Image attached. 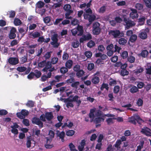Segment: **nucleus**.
Segmentation results:
<instances>
[{
    "mask_svg": "<svg viewBox=\"0 0 151 151\" xmlns=\"http://www.w3.org/2000/svg\"><path fill=\"white\" fill-rule=\"evenodd\" d=\"M26 105L29 107H33L34 105V102L32 101H29L27 103Z\"/></svg>",
    "mask_w": 151,
    "mask_h": 151,
    "instance_id": "nucleus-64",
    "label": "nucleus"
},
{
    "mask_svg": "<svg viewBox=\"0 0 151 151\" xmlns=\"http://www.w3.org/2000/svg\"><path fill=\"white\" fill-rule=\"evenodd\" d=\"M69 147L71 151H72L75 149H76L75 145L72 143H70L69 145Z\"/></svg>",
    "mask_w": 151,
    "mask_h": 151,
    "instance_id": "nucleus-62",
    "label": "nucleus"
},
{
    "mask_svg": "<svg viewBox=\"0 0 151 151\" xmlns=\"http://www.w3.org/2000/svg\"><path fill=\"white\" fill-rule=\"evenodd\" d=\"M71 32L72 35L74 36L77 34L78 35H81L83 32V27L82 26L78 25L76 29L75 28L71 30Z\"/></svg>",
    "mask_w": 151,
    "mask_h": 151,
    "instance_id": "nucleus-4",
    "label": "nucleus"
},
{
    "mask_svg": "<svg viewBox=\"0 0 151 151\" xmlns=\"http://www.w3.org/2000/svg\"><path fill=\"white\" fill-rule=\"evenodd\" d=\"M148 53V52L147 51L144 50L142 52L141 55L142 57L145 58L147 56Z\"/></svg>",
    "mask_w": 151,
    "mask_h": 151,
    "instance_id": "nucleus-53",
    "label": "nucleus"
},
{
    "mask_svg": "<svg viewBox=\"0 0 151 151\" xmlns=\"http://www.w3.org/2000/svg\"><path fill=\"white\" fill-rule=\"evenodd\" d=\"M104 88H105L107 90L109 89L108 85L107 84L103 83L101 87V89L103 90Z\"/></svg>",
    "mask_w": 151,
    "mask_h": 151,
    "instance_id": "nucleus-48",
    "label": "nucleus"
},
{
    "mask_svg": "<svg viewBox=\"0 0 151 151\" xmlns=\"http://www.w3.org/2000/svg\"><path fill=\"white\" fill-rule=\"evenodd\" d=\"M44 5V3L41 1H39L36 4L37 6L39 8L42 7Z\"/></svg>",
    "mask_w": 151,
    "mask_h": 151,
    "instance_id": "nucleus-49",
    "label": "nucleus"
},
{
    "mask_svg": "<svg viewBox=\"0 0 151 151\" xmlns=\"http://www.w3.org/2000/svg\"><path fill=\"white\" fill-rule=\"evenodd\" d=\"M127 40L124 38H122L119 40V43L120 45H123L127 43Z\"/></svg>",
    "mask_w": 151,
    "mask_h": 151,
    "instance_id": "nucleus-24",
    "label": "nucleus"
},
{
    "mask_svg": "<svg viewBox=\"0 0 151 151\" xmlns=\"http://www.w3.org/2000/svg\"><path fill=\"white\" fill-rule=\"evenodd\" d=\"M78 98L79 97L77 96H75L74 97H73L72 96H70V97H69V99H70V100L71 101H76L78 100Z\"/></svg>",
    "mask_w": 151,
    "mask_h": 151,
    "instance_id": "nucleus-29",
    "label": "nucleus"
},
{
    "mask_svg": "<svg viewBox=\"0 0 151 151\" xmlns=\"http://www.w3.org/2000/svg\"><path fill=\"white\" fill-rule=\"evenodd\" d=\"M50 65H49L48 66L47 65L46 67L43 69V70L45 72H47L48 71H49V72L48 73L47 75V76L48 78H49L51 77V72L52 71L54 70V68H50Z\"/></svg>",
    "mask_w": 151,
    "mask_h": 151,
    "instance_id": "nucleus-13",
    "label": "nucleus"
},
{
    "mask_svg": "<svg viewBox=\"0 0 151 151\" xmlns=\"http://www.w3.org/2000/svg\"><path fill=\"white\" fill-rule=\"evenodd\" d=\"M120 87L119 86H116L114 87V93H117L119 91Z\"/></svg>",
    "mask_w": 151,
    "mask_h": 151,
    "instance_id": "nucleus-56",
    "label": "nucleus"
},
{
    "mask_svg": "<svg viewBox=\"0 0 151 151\" xmlns=\"http://www.w3.org/2000/svg\"><path fill=\"white\" fill-rule=\"evenodd\" d=\"M143 70V68L142 67H138L137 69L134 70V72L136 74H138L139 73H141Z\"/></svg>",
    "mask_w": 151,
    "mask_h": 151,
    "instance_id": "nucleus-39",
    "label": "nucleus"
},
{
    "mask_svg": "<svg viewBox=\"0 0 151 151\" xmlns=\"http://www.w3.org/2000/svg\"><path fill=\"white\" fill-rule=\"evenodd\" d=\"M91 2V1H90V2L88 3L87 4H86L85 3H84V4H81L80 5V7L81 8H83V7H86V8L87 9H86L85 10L88 9L89 8L88 7L90 6V5Z\"/></svg>",
    "mask_w": 151,
    "mask_h": 151,
    "instance_id": "nucleus-43",
    "label": "nucleus"
},
{
    "mask_svg": "<svg viewBox=\"0 0 151 151\" xmlns=\"http://www.w3.org/2000/svg\"><path fill=\"white\" fill-rule=\"evenodd\" d=\"M45 115L46 117L47 120H50L53 118V116L51 112L47 113Z\"/></svg>",
    "mask_w": 151,
    "mask_h": 151,
    "instance_id": "nucleus-28",
    "label": "nucleus"
},
{
    "mask_svg": "<svg viewBox=\"0 0 151 151\" xmlns=\"http://www.w3.org/2000/svg\"><path fill=\"white\" fill-rule=\"evenodd\" d=\"M118 57L116 55H115L111 58V61L113 63H115L118 60Z\"/></svg>",
    "mask_w": 151,
    "mask_h": 151,
    "instance_id": "nucleus-58",
    "label": "nucleus"
},
{
    "mask_svg": "<svg viewBox=\"0 0 151 151\" xmlns=\"http://www.w3.org/2000/svg\"><path fill=\"white\" fill-rule=\"evenodd\" d=\"M57 135L58 137H59L61 139V141L62 142L64 141V137L65 133L63 131H62L61 132H60L59 131H57Z\"/></svg>",
    "mask_w": 151,
    "mask_h": 151,
    "instance_id": "nucleus-21",
    "label": "nucleus"
},
{
    "mask_svg": "<svg viewBox=\"0 0 151 151\" xmlns=\"http://www.w3.org/2000/svg\"><path fill=\"white\" fill-rule=\"evenodd\" d=\"M30 35L31 37L35 38L40 37V34L37 32H35L31 33Z\"/></svg>",
    "mask_w": 151,
    "mask_h": 151,
    "instance_id": "nucleus-22",
    "label": "nucleus"
},
{
    "mask_svg": "<svg viewBox=\"0 0 151 151\" xmlns=\"http://www.w3.org/2000/svg\"><path fill=\"white\" fill-rule=\"evenodd\" d=\"M144 1L147 7L149 8L151 7V0H144Z\"/></svg>",
    "mask_w": 151,
    "mask_h": 151,
    "instance_id": "nucleus-34",
    "label": "nucleus"
},
{
    "mask_svg": "<svg viewBox=\"0 0 151 151\" xmlns=\"http://www.w3.org/2000/svg\"><path fill=\"white\" fill-rule=\"evenodd\" d=\"M84 71L82 70H81L77 73L76 75L78 77L80 78L82 76L84 75Z\"/></svg>",
    "mask_w": 151,
    "mask_h": 151,
    "instance_id": "nucleus-31",
    "label": "nucleus"
},
{
    "mask_svg": "<svg viewBox=\"0 0 151 151\" xmlns=\"http://www.w3.org/2000/svg\"><path fill=\"white\" fill-rule=\"evenodd\" d=\"M60 71L61 73H65L68 71V69L67 68L63 67L61 68Z\"/></svg>",
    "mask_w": 151,
    "mask_h": 151,
    "instance_id": "nucleus-57",
    "label": "nucleus"
},
{
    "mask_svg": "<svg viewBox=\"0 0 151 151\" xmlns=\"http://www.w3.org/2000/svg\"><path fill=\"white\" fill-rule=\"evenodd\" d=\"M79 42L78 41H75L72 43V46L74 48H77L79 46Z\"/></svg>",
    "mask_w": 151,
    "mask_h": 151,
    "instance_id": "nucleus-35",
    "label": "nucleus"
},
{
    "mask_svg": "<svg viewBox=\"0 0 151 151\" xmlns=\"http://www.w3.org/2000/svg\"><path fill=\"white\" fill-rule=\"evenodd\" d=\"M22 116H21L19 115L20 113H17V116L20 119H23L28 114V111L25 110H22L21 111Z\"/></svg>",
    "mask_w": 151,
    "mask_h": 151,
    "instance_id": "nucleus-20",
    "label": "nucleus"
},
{
    "mask_svg": "<svg viewBox=\"0 0 151 151\" xmlns=\"http://www.w3.org/2000/svg\"><path fill=\"white\" fill-rule=\"evenodd\" d=\"M46 142L45 144V146L47 149H50L53 146V144L51 142L52 140L46 138Z\"/></svg>",
    "mask_w": 151,
    "mask_h": 151,
    "instance_id": "nucleus-16",
    "label": "nucleus"
},
{
    "mask_svg": "<svg viewBox=\"0 0 151 151\" xmlns=\"http://www.w3.org/2000/svg\"><path fill=\"white\" fill-rule=\"evenodd\" d=\"M73 125V124L71 122H69L68 123H65L62 126L63 128L67 126L69 128H71Z\"/></svg>",
    "mask_w": 151,
    "mask_h": 151,
    "instance_id": "nucleus-30",
    "label": "nucleus"
},
{
    "mask_svg": "<svg viewBox=\"0 0 151 151\" xmlns=\"http://www.w3.org/2000/svg\"><path fill=\"white\" fill-rule=\"evenodd\" d=\"M121 142L122 141L120 139L116 141L115 145V146L117 149L118 150L120 148V145H121Z\"/></svg>",
    "mask_w": 151,
    "mask_h": 151,
    "instance_id": "nucleus-32",
    "label": "nucleus"
},
{
    "mask_svg": "<svg viewBox=\"0 0 151 151\" xmlns=\"http://www.w3.org/2000/svg\"><path fill=\"white\" fill-rule=\"evenodd\" d=\"M86 141L83 139H82L78 145L77 148L79 151H83L85 146L86 145Z\"/></svg>",
    "mask_w": 151,
    "mask_h": 151,
    "instance_id": "nucleus-11",
    "label": "nucleus"
},
{
    "mask_svg": "<svg viewBox=\"0 0 151 151\" xmlns=\"http://www.w3.org/2000/svg\"><path fill=\"white\" fill-rule=\"evenodd\" d=\"M89 117L92 120L94 119V122L96 124L100 123L104 120V116L102 114L101 111L97 110L95 108L90 110L89 114Z\"/></svg>",
    "mask_w": 151,
    "mask_h": 151,
    "instance_id": "nucleus-1",
    "label": "nucleus"
},
{
    "mask_svg": "<svg viewBox=\"0 0 151 151\" xmlns=\"http://www.w3.org/2000/svg\"><path fill=\"white\" fill-rule=\"evenodd\" d=\"M58 36L57 34H54L51 37V40L52 42H57L58 41Z\"/></svg>",
    "mask_w": 151,
    "mask_h": 151,
    "instance_id": "nucleus-50",
    "label": "nucleus"
},
{
    "mask_svg": "<svg viewBox=\"0 0 151 151\" xmlns=\"http://www.w3.org/2000/svg\"><path fill=\"white\" fill-rule=\"evenodd\" d=\"M106 9L105 6H102L100 8L99 11V12L101 13H103L105 12Z\"/></svg>",
    "mask_w": 151,
    "mask_h": 151,
    "instance_id": "nucleus-61",
    "label": "nucleus"
},
{
    "mask_svg": "<svg viewBox=\"0 0 151 151\" xmlns=\"http://www.w3.org/2000/svg\"><path fill=\"white\" fill-rule=\"evenodd\" d=\"M84 54L85 56L88 58H90L92 56V53L90 51H87Z\"/></svg>",
    "mask_w": 151,
    "mask_h": 151,
    "instance_id": "nucleus-47",
    "label": "nucleus"
},
{
    "mask_svg": "<svg viewBox=\"0 0 151 151\" xmlns=\"http://www.w3.org/2000/svg\"><path fill=\"white\" fill-rule=\"evenodd\" d=\"M93 32L94 35H99L100 32V29H93Z\"/></svg>",
    "mask_w": 151,
    "mask_h": 151,
    "instance_id": "nucleus-42",
    "label": "nucleus"
},
{
    "mask_svg": "<svg viewBox=\"0 0 151 151\" xmlns=\"http://www.w3.org/2000/svg\"><path fill=\"white\" fill-rule=\"evenodd\" d=\"M35 142L34 140L30 136L27 137V141L26 143L27 147L28 148H29L31 147V144L32 142Z\"/></svg>",
    "mask_w": 151,
    "mask_h": 151,
    "instance_id": "nucleus-19",
    "label": "nucleus"
},
{
    "mask_svg": "<svg viewBox=\"0 0 151 151\" xmlns=\"http://www.w3.org/2000/svg\"><path fill=\"white\" fill-rule=\"evenodd\" d=\"M75 133V132L73 130H69L66 132V134L68 136L73 135Z\"/></svg>",
    "mask_w": 151,
    "mask_h": 151,
    "instance_id": "nucleus-40",
    "label": "nucleus"
},
{
    "mask_svg": "<svg viewBox=\"0 0 151 151\" xmlns=\"http://www.w3.org/2000/svg\"><path fill=\"white\" fill-rule=\"evenodd\" d=\"M138 89L135 86L132 87L130 89V91L132 93H134L137 91Z\"/></svg>",
    "mask_w": 151,
    "mask_h": 151,
    "instance_id": "nucleus-45",
    "label": "nucleus"
},
{
    "mask_svg": "<svg viewBox=\"0 0 151 151\" xmlns=\"http://www.w3.org/2000/svg\"><path fill=\"white\" fill-rule=\"evenodd\" d=\"M106 49L107 50H114L113 45L112 44H110L107 47Z\"/></svg>",
    "mask_w": 151,
    "mask_h": 151,
    "instance_id": "nucleus-60",
    "label": "nucleus"
},
{
    "mask_svg": "<svg viewBox=\"0 0 151 151\" xmlns=\"http://www.w3.org/2000/svg\"><path fill=\"white\" fill-rule=\"evenodd\" d=\"M44 22L45 23H48L50 21V17H47L43 19Z\"/></svg>",
    "mask_w": 151,
    "mask_h": 151,
    "instance_id": "nucleus-59",
    "label": "nucleus"
},
{
    "mask_svg": "<svg viewBox=\"0 0 151 151\" xmlns=\"http://www.w3.org/2000/svg\"><path fill=\"white\" fill-rule=\"evenodd\" d=\"M16 29L14 27H12L9 35V37L10 39H13L16 36L15 33L16 32Z\"/></svg>",
    "mask_w": 151,
    "mask_h": 151,
    "instance_id": "nucleus-17",
    "label": "nucleus"
},
{
    "mask_svg": "<svg viewBox=\"0 0 151 151\" xmlns=\"http://www.w3.org/2000/svg\"><path fill=\"white\" fill-rule=\"evenodd\" d=\"M73 63V62L72 60H68L65 63V66L67 68L70 69Z\"/></svg>",
    "mask_w": 151,
    "mask_h": 151,
    "instance_id": "nucleus-23",
    "label": "nucleus"
},
{
    "mask_svg": "<svg viewBox=\"0 0 151 151\" xmlns=\"http://www.w3.org/2000/svg\"><path fill=\"white\" fill-rule=\"evenodd\" d=\"M98 49L99 51L102 52L105 50L104 46L102 45H100L98 46Z\"/></svg>",
    "mask_w": 151,
    "mask_h": 151,
    "instance_id": "nucleus-63",
    "label": "nucleus"
},
{
    "mask_svg": "<svg viewBox=\"0 0 151 151\" xmlns=\"http://www.w3.org/2000/svg\"><path fill=\"white\" fill-rule=\"evenodd\" d=\"M86 14L84 15V18L86 19H88L89 22L91 23L96 19V17L94 15H91L90 14L92 13V11L90 8L86 9Z\"/></svg>",
    "mask_w": 151,
    "mask_h": 151,
    "instance_id": "nucleus-3",
    "label": "nucleus"
},
{
    "mask_svg": "<svg viewBox=\"0 0 151 151\" xmlns=\"http://www.w3.org/2000/svg\"><path fill=\"white\" fill-rule=\"evenodd\" d=\"M128 73V71L126 69H122L121 71V75L123 76L127 75Z\"/></svg>",
    "mask_w": 151,
    "mask_h": 151,
    "instance_id": "nucleus-37",
    "label": "nucleus"
},
{
    "mask_svg": "<svg viewBox=\"0 0 151 151\" xmlns=\"http://www.w3.org/2000/svg\"><path fill=\"white\" fill-rule=\"evenodd\" d=\"M100 81L99 78L98 77L95 76L92 79V82L94 84H97L99 83Z\"/></svg>",
    "mask_w": 151,
    "mask_h": 151,
    "instance_id": "nucleus-26",
    "label": "nucleus"
},
{
    "mask_svg": "<svg viewBox=\"0 0 151 151\" xmlns=\"http://www.w3.org/2000/svg\"><path fill=\"white\" fill-rule=\"evenodd\" d=\"M141 132L147 136H151V130L147 127H144L142 129Z\"/></svg>",
    "mask_w": 151,
    "mask_h": 151,
    "instance_id": "nucleus-14",
    "label": "nucleus"
},
{
    "mask_svg": "<svg viewBox=\"0 0 151 151\" xmlns=\"http://www.w3.org/2000/svg\"><path fill=\"white\" fill-rule=\"evenodd\" d=\"M109 34L110 36L113 37L114 38L123 35V33H121L119 31L117 30H110L109 32Z\"/></svg>",
    "mask_w": 151,
    "mask_h": 151,
    "instance_id": "nucleus-6",
    "label": "nucleus"
},
{
    "mask_svg": "<svg viewBox=\"0 0 151 151\" xmlns=\"http://www.w3.org/2000/svg\"><path fill=\"white\" fill-rule=\"evenodd\" d=\"M131 10L132 12L130 14V17L133 19L137 18L138 17V14L137 10L134 9H131Z\"/></svg>",
    "mask_w": 151,
    "mask_h": 151,
    "instance_id": "nucleus-12",
    "label": "nucleus"
},
{
    "mask_svg": "<svg viewBox=\"0 0 151 151\" xmlns=\"http://www.w3.org/2000/svg\"><path fill=\"white\" fill-rule=\"evenodd\" d=\"M137 36L135 35H132L130 38L129 40L131 42H135L137 40Z\"/></svg>",
    "mask_w": 151,
    "mask_h": 151,
    "instance_id": "nucleus-33",
    "label": "nucleus"
},
{
    "mask_svg": "<svg viewBox=\"0 0 151 151\" xmlns=\"http://www.w3.org/2000/svg\"><path fill=\"white\" fill-rule=\"evenodd\" d=\"M121 56L123 59L126 58L128 56V53L126 51H123L122 53Z\"/></svg>",
    "mask_w": 151,
    "mask_h": 151,
    "instance_id": "nucleus-36",
    "label": "nucleus"
},
{
    "mask_svg": "<svg viewBox=\"0 0 151 151\" xmlns=\"http://www.w3.org/2000/svg\"><path fill=\"white\" fill-rule=\"evenodd\" d=\"M135 57L132 55H129L127 58L128 61L131 63H134L135 61Z\"/></svg>",
    "mask_w": 151,
    "mask_h": 151,
    "instance_id": "nucleus-25",
    "label": "nucleus"
},
{
    "mask_svg": "<svg viewBox=\"0 0 151 151\" xmlns=\"http://www.w3.org/2000/svg\"><path fill=\"white\" fill-rule=\"evenodd\" d=\"M109 83L110 86H114L116 84V81L115 80L111 78L109 79Z\"/></svg>",
    "mask_w": 151,
    "mask_h": 151,
    "instance_id": "nucleus-38",
    "label": "nucleus"
},
{
    "mask_svg": "<svg viewBox=\"0 0 151 151\" xmlns=\"http://www.w3.org/2000/svg\"><path fill=\"white\" fill-rule=\"evenodd\" d=\"M32 123L38 125L41 128L43 127V123L40 120L39 118L36 117L33 118L32 120Z\"/></svg>",
    "mask_w": 151,
    "mask_h": 151,
    "instance_id": "nucleus-9",
    "label": "nucleus"
},
{
    "mask_svg": "<svg viewBox=\"0 0 151 151\" xmlns=\"http://www.w3.org/2000/svg\"><path fill=\"white\" fill-rule=\"evenodd\" d=\"M148 32V29L141 31L139 34V37L142 39H146L147 37V32Z\"/></svg>",
    "mask_w": 151,
    "mask_h": 151,
    "instance_id": "nucleus-10",
    "label": "nucleus"
},
{
    "mask_svg": "<svg viewBox=\"0 0 151 151\" xmlns=\"http://www.w3.org/2000/svg\"><path fill=\"white\" fill-rule=\"evenodd\" d=\"M100 24L98 22H96L93 24V29L100 28L99 27Z\"/></svg>",
    "mask_w": 151,
    "mask_h": 151,
    "instance_id": "nucleus-51",
    "label": "nucleus"
},
{
    "mask_svg": "<svg viewBox=\"0 0 151 151\" xmlns=\"http://www.w3.org/2000/svg\"><path fill=\"white\" fill-rule=\"evenodd\" d=\"M27 29H24L22 28H20L19 29V32L23 35L26 33L27 31Z\"/></svg>",
    "mask_w": 151,
    "mask_h": 151,
    "instance_id": "nucleus-41",
    "label": "nucleus"
},
{
    "mask_svg": "<svg viewBox=\"0 0 151 151\" xmlns=\"http://www.w3.org/2000/svg\"><path fill=\"white\" fill-rule=\"evenodd\" d=\"M64 9L67 12L65 14V18L68 19H70L71 17H69V16L72 12V11L70 10L71 6L68 4H66L64 6Z\"/></svg>",
    "mask_w": 151,
    "mask_h": 151,
    "instance_id": "nucleus-5",
    "label": "nucleus"
},
{
    "mask_svg": "<svg viewBox=\"0 0 151 151\" xmlns=\"http://www.w3.org/2000/svg\"><path fill=\"white\" fill-rule=\"evenodd\" d=\"M19 126L16 123H14V125L12 126L11 127L12 128L11 132L12 133L15 134H17L18 133V130L17 128H18Z\"/></svg>",
    "mask_w": 151,
    "mask_h": 151,
    "instance_id": "nucleus-18",
    "label": "nucleus"
},
{
    "mask_svg": "<svg viewBox=\"0 0 151 151\" xmlns=\"http://www.w3.org/2000/svg\"><path fill=\"white\" fill-rule=\"evenodd\" d=\"M14 24L16 26H19L22 24V22L18 18H15L14 20Z\"/></svg>",
    "mask_w": 151,
    "mask_h": 151,
    "instance_id": "nucleus-27",
    "label": "nucleus"
},
{
    "mask_svg": "<svg viewBox=\"0 0 151 151\" xmlns=\"http://www.w3.org/2000/svg\"><path fill=\"white\" fill-rule=\"evenodd\" d=\"M95 45V42L92 40H90L87 43V46L90 48L94 46Z\"/></svg>",
    "mask_w": 151,
    "mask_h": 151,
    "instance_id": "nucleus-46",
    "label": "nucleus"
},
{
    "mask_svg": "<svg viewBox=\"0 0 151 151\" xmlns=\"http://www.w3.org/2000/svg\"><path fill=\"white\" fill-rule=\"evenodd\" d=\"M79 84V82L78 81L75 82L74 83H72L71 86L72 87L75 88L77 89L78 88V86Z\"/></svg>",
    "mask_w": 151,
    "mask_h": 151,
    "instance_id": "nucleus-55",
    "label": "nucleus"
},
{
    "mask_svg": "<svg viewBox=\"0 0 151 151\" xmlns=\"http://www.w3.org/2000/svg\"><path fill=\"white\" fill-rule=\"evenodd\" d=\"M8 63L11 65H15L19 63V59L17 57H10L8 59Z\"/></svg>",
    "mask_w": 151,
    "mask_h": 151,
    "instance_id": "nucleus-8",
    "label": "nucleus"
},
{
    "mask_svg": "<svg viewBox=\"0 0 151 151\" xmlns=\"http://www.w3.org/2000/svg\"><path fill=\"white\" fill-rule=\"evenodd\" d=\"M135 7L137 9L139 10H141L142 9H143V6L141 4L137 3L135 5Z\"/></svg>",
    "mask_w": 151,
    "mask_h": 151,
    "instance_id": "nucleus-54",
    "label": "nucleus"
},
{
    "mask_svg": "<svg viewBox=\"0 0 151 151\" xmlns=\"http://www.w3.org/2000/svg\"><path fill=\"white\" fill-rule=\"evenodd\" d=\"M17 70L18 71L23 72L26 70V68L24 67H20L17 68Z\"/></svg>",
    "mask_w": 151,
    "mask_h": 151,
    "instance_id": "nucleus-52",
    "label": "nucleus"
},
{
    "mask_svg": "<svg viewBox=\"0 0 151 151\" xmlns=\"http://www.w3.org/2000/svg\"><path fill=\"white\" fill-rule=\"evenodd\" d=\"M145 17L143 16H141L138 19V21L139 22H141L142 24H144L145 21Z\"/></svg>",
    "mask_w": 151,
    "mask_h": 151,
    "instance_id": "nucleus-44",
    "label": "nucleus"
},
{
    "mask_svg": "<svg viewBox=\"0 0 151 151\" xmlns=\"http://www.w3.org/2000/svg\"><path fill=\"white\" fill-rule=\"evenodd\" d=\"M134 120H136L138 123L141 124L143 122V121L140 118L138 115H134V116L129 118V121L135 124Z\"/></svg>",
    "mask_w": 151,
    "mask_h": 151,
    "instance_id": "nucleus-7",
    "label": "nucleus"
},
{
    "mask_svg": "<svg viewBox=\"0 0 151 151\" xmlns=\"http://www.w3.org/2000/svg\"><path fill=\"white\" fill-rule=\"evenodd\" d=\"M60 100L61 101H64L65 102H66V106L68 108L73 107V104L72 103L73 101H71L70 99H69V98L66 99L63 98H60Z\"/></svg>",
    "mask_w": 151,
    "mask_h": 151,
    "instance_id": "nucleus-15",
    "label": "nucleus"
},
{
    "mask_svg": "<svg viewBox=\"0 0 151 151\" xmlns=\"http://www.w3.org/2000/svg\"><path fill=\"white\" fill-rule=\"evenodd\" d=\"M128 13V12L126 10H124L122 11V16L124 17V20L125 23V29H129L131 27L134 26L136 24L134 22L127 19L126 16V15Z\"/></svg>",
    "mask_w": 151,
    "mask_h": 151,
    "instance_id": "nucleus-2",
    "label": "nucleus"
}]
</instances>
